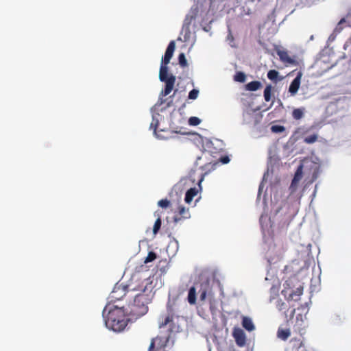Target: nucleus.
I'll list each match as a JSON object with an SVG mask.
<instances>
[{"instance_id": "obj_10", "label": "nucleus", "mask_w": 351, "mask_h": 351, "mask_svg": "<svg viewBox=\"0 0 351 351\" xmlns=\"http://www.w3.org/2000/svg\"><path fill=\"white\" fill-rule=\"evenodd\" d=\"M210 291V284L208 281L202 282L199 284L198 293L199 294V300L203 302L207 298L208 293Z\"/></svg>"}, {"instance_id": "obj_15", "label": "nucleus", "mask_w": 351, "mask_h": 351, "mask_svg": "<svg viewBox=\"0 0 351 351\" xmlns=\"http://www.w3.org/2000/svg\"><path fill=\"white\" fill-rule=\"evenodd\" d=\"M262 87V84L259 81H252L245 85V89L249 91H256Z\"/></svg>"}, {"instance_id": "obj_13", "label": "nucleus", "mask_w": 351, "mask_h": 351, "mask_svg": "<svg viewBox=\"0 0 351 351\" xmlns=\"http://www.w3.org/2000/svg\"><path fill=\"white\" fill-rule=\"evenodd\" d=\"M198 191V189L195 187L189 189L185 195L184 201L186 203L190 204L192 202L193 197L197 195Z\"/></svg>"}, {"instance_id": "obj_9", "label": "nucleus", "mask_w": 351, "mask_h": 351, "mask_svg": "<svg viewBox=\"0 0 351 351\" xmlns=\"http://www.w3.org/2000/svg\"><path fill=\"white\" fill-rule=\"evenodd\" d=\"M276 53L279 56L280 61L285 64L296 65L298 64L295 60L291 58L289 56L288 52L285 50L278 49L277 50Z\"/></svg>"}, {"instance_id": "obj_21", "label": "nucleus", "mask_w": 351, "mask_h": 351, "mask_svg": "<svg viewBox=\"0 0 351 351\" xmlns=\"http://www.w3.org/2000/svg\"><path fill=\"white\" fill-rule=\"evenodd\" d=\"M245 79H246L245 74L241 71L237 72L234 76V81L241 82V83L244 82L245 81Z\"/></svg>"}, {"instance_id": "obj_3", "label": "nucleus", "mask_w": 351, "mask_h": 351, "mask_svg": "<svg viewBox=\"0 0 351 351\" xmlns=\"http://www.w3.org/2000/svg\"><path fill=\"white\" fill-rule=\"evenodd\" d=\"M219 162L211 160L199 167H196L190 171L189 177L193 182H195L196 181L195 176L198 174L197 181L199 188L201 189V183L204 180L205 176L215 170Z\"/></svg>"}, {"instance_id": "obj_27", "label": "nucleus", "mask_w": 351, "mask_h": 351, "mask_svg": "<svg viewBox=\"0 0 351 351\" xmlns=\"http://www.w3.org/2000/svg\"><path fill=\"white\" fill-rule=\"evenodd\" d=\"M179 64L182 67H185L188 65L185 55L181 53L178 56Z\"/></svg>"}, {"instance_id": "obj_31", "label": "nucleus", "mask_w": 351, "mask_h": 351, "mask_svg": "<svg viewBox=\"0 0 351 351\" xmlns=\"http://www.w3.org/2000/svg\"><path fill=\"white\" fill-rule=\"evenodd\" d=\"M201 121L198 117H191L189 119V123L191 125L196 126L200 123Z\"/></svg>"}, {"instance_id": "obj_35", "label": "nucleus", "mask_w": 351, "mask_h": 351, "mask_svg": "<svg viewBox=\"0 0 351 351\" xmlns=\"http://www.w3.org/2000/svg\"><path fill=\"white\" fill-rule=\"evenodd\" d=\"M285 130V128L281 125H273L271 127V131L274 132H282Z\"/></svg>"}, {"instance_id": "obj_11", "label": "nucleus", "mask_w": 351, "mask_h": 351, "mask_svg": "<svg viewBox=\"0 0 351 351\" xmlns=\"http://www.w3.org/2000/svg\"><path fill=\"white\" fill-rule=\"evenodd\" d=\"M302 76V72H298L295 78L291 82L289 88V92L291 95H295L297 93L300 88Z\"/></svg>"}, {"instance_id": "obj_2", "label": "nucleus", "mask_w": 351, "mask_h": 351, "mask_svg": "<svg viewBox=\"0 0 351 351\" xmlns=\"http://www.w3.org/2000/svg\"><path fill=\"white\" fill-rule=\"evenodd\" d=\"M106 306L103 311L106 326L115 332H121L127 326L129 319L128 313L125 307L119 308L117 306L112 308Z\"/></svg>"}, {"instance_id": "obj_6", "label": "nucleus", "mask_w": 351, "mask_h": 351, "mask_svg": "<svg viewBox=\"0 0 351 351\" xmlns=\"http://www.w3.org/2000/svg\"><path fill=\"white\" fill-rule=\"evenodd\" d=\"M232 336L234 338L237 346L243 347L246 343V336L244 331L239 328H234L232 332Z\"/></svg>"}, {"instance_id": "obj_41", "label": "nucleus", "mask_w": 351, "mask_h": 351, "mask_svg": "<svg viewBox=\"0 0 351 351\" xmlns=\"http://www.w3.org/2000/svg\"><path fill=\"white\" fill-rule=\"evenodd\" d=\"M202 159V157L198 158V160H200Z\"/></svg>"}, {"instance_id": "obj_23", "label": "nucleus", "mask_w": 351, "mask_h": 351, "mask_svg": "<svg viewBox=\"0 0 351 351\" xmlns=\"http://www.w3.org/2000/svg\"><path fill=\"white\" fill-rule=\"evenodd\" d=\"M195 16L187 15L184 19L183 27H186V29H189L191 22L193 20H195Z\"/></svg>"}, {"instance_id": "obj_33", "label": "nucleus", "mask_w": 351, "mask_h": 351, "mask_svg": "<svg viewBox=\"0 0 351 351\" xmlns=\"http://www.w3.org/2000/svg\"><path fill=\"white\" fill-rule=\"evenodd\" d=\"M302 168H303L302 165H300L298 167V169H297V170H296V171L295 173L294 178H298V180H301L302 179V173H303L302 172Z\"/></svg>"}, {"instance_id": "obj_16", "label": "nucleus", "mask_w": 351, "mask_h": 351, "mask_svg": "<svg viewBox=\"0 0 351 351\" xmlns=\"http://www.w3.org/2000/svg\"><path fill=\"white\" fill-rule=\"evenodd\" d=\"M303 292V287H300L296 289L295 291H293L291 293L289 294L287 300H298L300 296L302 294Z\"/></svg>"}, {"instance_id": "obj_30", "label": "nucleus", "mask_w": 351, "mask_h": 351, "mask_svg": "<svg viewBox=\"0 0 351 351\" xmlns=\"http://www.w3.org/2000/svg\"><path fill=\"white\" fill-rule=\"evenodd\" d=\"M156 258V254L154 252H149L145 259L144 263H147L154 261Z\"/></svg>"}, {"instance_id": "obj_28", "label": "nucleus", "mask_w": 351, "mask_h": 351, "mask_svg": "<svg viewBox=\"0 0 351 351\" xmlns=\"http://www.w3.org/2000/svg\"><path fill=\"white\" fill-rule=\"evenodd\" d=\"M300 180H298V178H295L293 177V180L291 181L290 187H289V190L291 191V193L295 192V191L297 189V186H298V184Z\"/></svg>"}, {"instance_id": "obj_1", "label": "nucleus", "mask_w": 351, "mask_h": 351, "mask_svg": "<svg viewBox=\"0 0 351 351\" xmlns=\"http://www.w3.org/2000/svg\"><path fill=\"white\" fill-rule=\"evenodd\" d=\"M130 291L137 293L133 302L125 308L128 315L135 317L144 315L148 311L147 304L151 302L154 296L152 282L149 278L145 279L138 285H134Z\"/></svg>"}, {"instance_id": "obj_40", "label": "nucleus", "mask_w": 351, "mask_h": 351, "mask_svg": "<svg viewBox=\"0 0 351 351\" xmlns=\"http://www.w3.org/2000/svg\"><path fill=\"white\" fill-rule=\"evenodd\" d=\"M345 22H346L345 19H341L340 20V21L339 22V25H341V24H342V23H345Z\"/></svg>"}, {"instance_id": "obj_25", "label": "nucleus", "mask_w": 351, "mask_h": 351, "mask_svg": "<svg viewBox=\"0 0 351 351\" xmlns=\"http://www.w3.org/2000/svg\"><path fill=\"white\" fill-rule=\"evenodd\" d=\"M278 77V72L276 70H270L267 73V77L272 81H276Z\"/></svg>"}, {"instance_id": "obj_18", "label": "nucleus", "mask_w": 351, "mask_h": 351, "mask_svg": "<svg viewBox=\"0 0 351 351\" xmlns=\"http://www.w3.org/2000/svg\"><path fill=\"white\" fill-rule=\"evenodd\" d=\"M290 335H291V332L289 329L279 328L277 332L278 337L284 341L287 340Z\"/></svg>"}, {"instance_id": "obj_5", "label": "nucleus", "mask_w": 351, "mask_h": 351, "mask_svg": "<svg viewBox=\"0 0 351 351\" xmlns=\"http://www.w3.org/2000/svg\"><path fill=\"white\" fill-rule=\"evenodd\" d=\"M134 287V284L123 285V283H117L112 292L110 293L109 299L110 302H116L123 298L126 293L132 292L130 288Z\"/></svg>"}, {"instance_id": "obj_29", "label": "nucleus", "mask_w": 351, "mask_h": 351, "mask_svg": "<svg viewBox=\"0 0 351 351\" xmlns=\"http://www.w3.org/2000/svg\"><path fill=\"white\" fill-rule=\"evenodd\" d=\"M300 180H298V178H295L293 177V180L291 181L290 187H289V190L291 191V193L295 192V191L297 189V186H298V184Z\"/></svg>"}, {"instance_id": "obj_39", "label": "nucleus", "mask_w": 351, "mask_h": 351, "mask_svg": "<svg viewBox=\"0 0 351 351\" xmlns=\"http://www.w3.org/2000/svg\"><path fill=\"white\" fill-rule=\"evenodd\" d=\"M155 347V339H152L148 351H153Z\"/></svg>"}, {"instance_id": "obj_26", "label": "nucleus", "mask_w": 351, "mask_h": 351, "mask_svg": "<svg viewBox=\"0 0 351 351\" xmlns=\"http://www.w3.org/2000/svg\"><path fill=\"white\" fill-rule=\"evenodd\" d=\"M158 205L162 208H167L171 205V202L167 199H162L158 202Z\"/></svg>"}, {"instance_id": "obj_32", "label": "nucleus", "mask_w": 351, "mask_h": 351, "mask_svg": "<svg viewBox=\"0 0 351 351\" xmlns=\"http://www.w3.org/2000/svg\"><path fill=\"white\" fill-rule=\"evenodd\" d=\"M198 95L199 90L197 89H193L189 92L188 97L189 99H195L198 97Z\"/></svg>"}, {"instance_id": "obj_20", "label": "nucleus", "mask_w": 351, "mask_h": 351, "mask_svg": "<svg viewBox=\"0 0 351 351\" xmlns=\"http://www.w3.org/2000/svg\"><path fill=\"white\" fill-rule=\"evenodd\" d=\"M292 116L293 119L296 120H299L302 119L304 116V111L301 108L294 109L292 112Z\"/></svg>"}, {"instance_id": "obj_8", "label": "nucleus", "mask_w": 351, "mask_h": 351, "mask_svg": "<svg viewBox=\"0 0 351 351\" xmlns=\"http://www.w3.org/2000/svg\"><path fill=\"white\" fill-rule=\"evenodd\" d=\"M178 214L173 217V221L175 223L179 222L182 219L190 218L189 209L185 208L183 205H179L178 207Z\"/></svg>"}, {"instance_id": "obj_12", "label": "nucleus", "mask_w": 351, "mask_h": 351, "mask_svg": "<svg viewBox=\"0 0 351 351\" xmlns=\"http://www.w3.org/2000/svg\"><path fill=\"white\" fill-rule=\"evenodd\" d=\"M173 317L174 315L172 310L171 309L168 315L161 317V321L159 322V327L160 328L165 327L167 324L173 322Z\"/></svg>"}, {"instance_id": "obj_37", "label": "nucleus", "mask_w": 351, "mask_h": 351, "mask_svg": "<svg viewBox=\"0 0 351 351\" xmlns=\"http://www.w3.org/2000/svg\"><path fill=\"white\" fill-rule=\"evenodd\" d=\"M158 121L157 119H153L151 123L150 128L154 129V133L156 134V129L158 128Z\"/></svg>"}, {"instance_id": "obj_7", "label": "nucleus", "mask_w": 351, "mask_h": 351, "mask_svg": "<svg viewBox=\"0 0 351 351\" xmlns=\"http://www.w3.org/2000/svg\"><path fill=\"white\" fill-rule=\"evenodd\" d=\"M176 48V44L173 40H171L166 49L165 55L162 56L161 60L162 64H168L173 56L174 50Z\"/></svg>"}, {"instance_id": "obj_14", "label": "nucleus", "mask_w": 351, "mask_h": 351, "mask_svg": "<svg viewBox=\"0 0 351 351\" xmlns=\"http://www.w3.org/2000/svg\"><path fill=\"white\" fill-rule=\"evenodd\" d=\"M242 326L243 327L248 330V331H252L254 330L255 327L252 321V319L250 317H243L242 319Z\"/></svg>"}, {"instance_id": "obj_22", "label": "nucleus", "mask_w": 351, "mask_h": 351, "mask_svg": "<svg viewBox=\"0 0 351 351\" xmlns=\"http://www.w3.org/2000/svg\"><path fill=\"white\" fill-rule=\"evenodd\" d=\"M318 136L317 134H313L312 135L308 136L304 138V142L306 144H312L315 143L317 141Z\"/></svg>"}, {"instance_id": "obj_4", "label": "nucleus", "mask_w": 351, "mask_h": 351, "mask_svg": "<svg viewBox=\"0 0 351 351\" xmlns=\"http://www.w3.org/2000/svg\"><path fill=\"white\" fill-rule=\"evenodd\" d=\"M159 78L160 81L165 82V87L164 90H162L161 94L163 96H167L170 94L173 89L176 80L174 75L168 74L167 64H161L159 72Z\"/></svg>"}, {"instance_id": "obj_34", "label": "nucleus", "mask_w": 351, "mask_h": 351, "mask_svg": "<svg viewBox=\"0 0 351 351\" xmlns=\"http://www.w3.org/2000/svg\"><path fill=\"white\" fill-rule=\"evenodd\" d=\"M276 307L279 311H283L287 308V305L282 300H279L276 302Z\"/></svg>"}, {"instance_id": "obj_24", "label": "nucleus", "mask_w": 351, "mask_h": 351, "mask_svg": "<svg viewBox=\"0 0 351 351\" xmlns=\"http://www.w3.org/2000/svg\"><path fill=\"white\" fill-rule=\"evenodd\" d=\"M161 223H162L161 219L158 216V217L156 220V221L154 223V227H153V233H154V234H156L158 233V232L160 229Z\"/></svg>"}, {"instance_id": "obj_19", "label": "nucleus", "mask_w": 351, "mask_h": 351, "mask_svg": "<svg viewBox=\"0 0 351 351\" xmlns=\"http://www.w3.org/2000/svg\"><path fill=\"white\" fill-rule=\"evenodd\" d=\"M271 85H267L264 90V98L266 101H269L271 99Z\"/></svg>"}, {"instance_id": "obj_36", "label": "nucleus", "mask_w": 351, "mask_h": 351, "mask_svg": "<svg viewBox=\"0 0 351 351\" xmlns=\"http://www.w3.org/2000/svg\"><path fill=\"white\" fill-rule=\"evenodd\" d=\"M319 173V167L315 166V169H314V171L313 173V176H312V182L315 181L317 178Z\"/></svg>"}, {"instance_id": "obj_17", "label": "nucleus", "mask_w": 351, "mask_h": 351, "mask_svg": "<svg viewBox=\"0 0 351 351\" xmlns=\"http://www.w3.org/2000/svg\"><path fill=\"white\" fill-rule=\"evenodd\" d=\"M196 288L195 287L189 289L187 299L190 304H195L196 303Z\"/></svg>"}, {"instance_id": "obj_38", "label": "nucleus", "mask_w": 351, "mask_h": 351, "mask_svg": "<svg viewBox=\"0 0 351 351\" xmlns=\"http://www.w3.org/2000/svg\"><path fill=\"white\" fill-rule=\"evenodd\" d=\"M219 161L223 164H227L230 161V158L228 156H222L220 158Z\"/></svg>"}]
</instances>
